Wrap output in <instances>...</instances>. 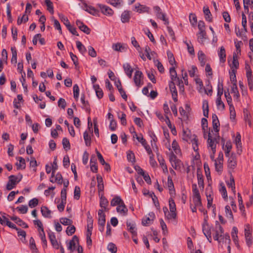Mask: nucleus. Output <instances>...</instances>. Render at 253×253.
I'll list each match as a JSON object with an SVG mask.
<instances>
[{
  "instance_id": "f257e3e1",
  "label": "nucleus",
  "mask_w": 253,
  "mask_h": 253,
  "mask_svg": "<svg viewBox=\"0 0 253 253\" xmlns=\"http://www.w3.org/2000/svg\"><path fill=\"white\" fill-rule=\"evenodd\" d=\"M223 233V229L218 221H216L214 227L212 229L211 234L214 240L221 242Z\"/></svg>"
},
{
  "instance_id": "f03ea898",
  "label": "nucleus",
  "mask_w": 253,
  "mask_h": 253,
  "mask_svg": "<svg viewBox=\"0 0 253 253\" xmlns=\"http://www.w3.org/2000/svg\"><path fill=\"white\" fill-rule=\"evenodd\" d=\"M208 139L207 140L208 148L211 149L213 153L216 152V144L218 143L219 140V136L215 134L214 138H212L210 132H208Z\"/></svg>"
},
{
  "instance_id": "7ed1b4c3",
  "label": "nucleus",
  "mask_w": 253,
  "mask_h": 253,
  "mask_svg": "<svg viewBox=\"0 0 253 253\" xmlns=\"http://www.w3.org/2000/svg\"><path fill=\"white\" fill-rule=\"evenodd\" d=\"M192 192L193 194V201L194 205L196 206L200 207L202 205L201 198L200 192L197 189V185L193 184L192 185Z\"/></svg>"
},
{
  "instance_id": "20e7f679",
  "label": "nucleus",
  "mask_w": 253,
  "mask_h": 253,
  "mask_svg": "<svg viewBox=\"0 0 253 253\" xmlns=\"http://www.w3.org/2000/svg\"><path fill=\"white\" fill-rule=\"evenodd\" d=\"M169 208L170 211V213H168L167 215V219H176L177 216V214L176 213V205L173 199L172 198H170L169 200Z\"/></svg>"
},
{
  "instance_id": "39448f33",
  "label": "nucleus",
  "mask_w": 253,
  "mask_h": 253,
  "mask_svg": "<svg viewBox=\"0 0 253 253\" xmlns=\"http://www.w3.org/2000/svg\"><path fill=\"white\" fill-rule=\"evenodd\" d=\"M22 177V175L20 176V178H18L17 176L14 175H10L8 177L9 180L6 184V189L8 190H11L14 188L16 186V184L21 181Z\"/></svg>"
},
{
  "instance_id": "423d86ee",
  "label": "nucleus",
  "mask_w": 253,
  "mask_h": 253,
  "mask_svg": "<svg viewBox=\"0 0 253 253\" xmlns=\"http://www.w3.org/2000/svg\"><path fill=\"white\" fill-rule=\"evenodd\" d=\"M169 160L171 163V166L175 169H178L181 168L182 165L181 161L177 159L176 156L171 152L169 155Z\"/></svg>"
},
{
  "instance_id": "0eeeda50",
  "label": "nucleus",
  "mask_w": 253,
  "mask_h": 253,
  "mask_svg": "<svg viewBox=\"0 0 253 253\" xmlns=\"http://www.w3.org/2000/svg\"><path fill=\"white\" fill-rule=\"evenodd\" d=\"M203 232L204 235L207 237L208 241L211 243L212 241L211 238V232L212 230L208 224L207 221L205 220L203 224Z\"/></svg>"
},
{
  "instance_id": "6e6552de",
  "label": "nucleus",
  "mask_w": 253,
  "mask_h": 253,
  "mask_svg": "<svg viewBox=\"0 0 253 253\" xmlns=\"http://www.w3.org/2000/svg\"><path fill=\"white\" fill-rule=\"evenodd\" d=\"M154 10L157 18L163 20L165 24L168 25L169 23L168 19L166 18V14L162 11L160 7L158 6H155L154 7Z\"/></svg>"
},
{
  "instance_id": "1a4fd4ad",
  "label": "nucleus",
  "mask_w": 253,
  "mask_h": 253,
  "mask_svg": "<svg viewBox=\"0 0 253 253\" xmlns=\"http://www.w3.org/2000/svg\"><path fill=\"white\" fill-rule=\"evenodd\" d=\"M135 134L136 135V139L144 146L148 154L149 155H151L152 154L151 149L150 147L147 144L146 140L143 138L142 135L140 134V135L138 136L136 132H135Z\"/></svg>"
},
{
  "instance_id": "9d476101",
  "label": "nucleus",
  "mask_w": 253,
  "mask_h": 253,
  "mask_svg": "<svg viewBox=\"0 0 253 253\" xmlns=\"http://www.w3.org/2000/svg\"><path fill=\"white\" fill-rule=\"evenodd\" d=\"M143 76L141 71H136L135 72L134 76V82L135 84L139 87L143 84V83H141V80L143 79Z\"/></svg>"
},
{
  "instance_id": "9b49d317",
  "label": "nucleus",
  "mask_w": 253,
  "mask_h": 253,
  "mask_svg": "<svg viewBox=\"0 0 253 253\" xmlns=\"http://www.w3.org/2000/svg\"><path fill=\"white\" fill-rule=\"evenodd\" d=\"M212 120L213 129L214 131L217 133L216 134L218 135V132L219 131V127L220 124L217 116L215 114H212Z\"/></svg>"
},
{
  "instance_id": "f8f14e48",
  "label": "nucleus",
  "mask_w": 253,
  "mask_h": 253,
  "mask_svg": "<svg viewBox=\"0 0 253 253\" xmlns=\"http://www.w3.org/2000/svg\"><path fill=\"white\" fill-rule=\"evenodd\" d=\"M169 87L171 93L172 97L174 102L177 101V92L175 86V83L173 82H170L169 83Z\"/></svg>"
},
{
  "instance_id": "ddd939ff",
  "label": "nucleus",
  "mask_w": 253,
  "mask_h": 253,
  "mask_svg": "<svg viewBox=\"0 0 253 253\" xmlns=\"http://www.w3.org/2000/svg\"><path fill=\"white\" fill-rule=\"evenodd\" d=\"M98 6L103 14L107 16H112L113 14L114 11L109 6L102 4H98Z\"/></svg>"
},
{
  "instance_id": "4468645a",
  "label": "nucleus",
  "mask_w": 253,
  "mask_h": 253,
  "mask_svg": "<svg viewBox=\"0 0 253 253\" xmlns=\"http://www.w3.org/2000/svg\"><path fill=\"white\" fill-rule=\"evenodd\" d=\"M79 242V239L77 236H74L72 239L67 244V248L71 252H73L75 249L76 243Z\"/></svg>"
},
{
  "instance_id": "2eb2a0df",
  "label": "nucleus",
  "mask_w": 253,
  "mask_h": 253,
  "mask_svg": "<svg viewBox=\"0 0 253 253\" xmlns=\"http://www.w3.org/2000/svg\"><path fill=\"white\" fill-rule=\"evenodd\" d=\"M126 226L128 230L132 233L133 237L136 236L137 233L135 231V223L132 221H127Z\"/></svg>"
},
{
  "instance_id": "dca6fc26",
  "label": "nucleus",
  "mask_w": 253,
  "mask_h": 253,
  "mask_svg": "<svg viewBox=\"0 0 253 253\" xmlns=\"http://www.w3.org/2000/svg\"><path fill=\"white\" fill-rule=\"evenodd\" d=\"M155 215L154 212H151L148 214V216L146 218H143L142 220V223L143 225L147 226L149 225L151 222L154 220Z\"/></svg>"
},
{
  "instance_id": "f3484780",
  "label": "nucleus",
  "mask_w": 253,
  "mask_h": 253,
  "mask_svg": "<svg viewBox=\"0 0 253 253\" xmlns=\"http://www.w3.org/2000/svg\"><path fill=\"white\" fill-rule=\"evenodd\" d=\"M84 9L90 14L94 16H97L99 13V11L98 10L92 6H88L86 4H84Z\"/></svg>"
},
{
  "instance_id": "a211bd4d",
  "label": "nucleus",
  "mask_w": 253,
  "mask_h": 253,
  "mask_svg": "<svg viewBox=\"0 0 253 253\" xmlns=\"http://www.w3.org/2000/svg\"><path fill=\"white\" fill-rule=\"evenodd\" d=\"M98 225L105 224V222H106L105 214L104 213L103 210H98Z\"/></svg>"
},
{
  "instance_id": "6ab92c4d",
  "label": "nucleus",
  "mask_w": 253,
  "mask_h": 253,
  "mask_svg": "<svg viewBox=\"0 0 253 253\" xmlns=\"http://www.w3.org/2000/svg\"><path fill=\"white\" fill-rule=\"evenodd\" d=\"M218 55L221 62L224 63L226 61V52L223 46L220 48V50L218 51Z\"/></svg>"
},
{
  "instance_id": "aec40b11",
  "label": "nucleus",
  "mask_w": 253,
  "mask_h": 253,
  "mask_svg": "<svg viewBox=\"0 0 253 253\" xmlns=\"http://www.w3.org/2000/svg\"><path fill=\"white\" fill-rule=\"evenodd\" d=\"M117 211L121 214L126 215L127 214L128 210L126 207L125 206L124 202H122L120 205H119L117 207Z\"/></svg>"
},
{
  "instance_id": "412c9836",
  "label": "nucleus",
  "mask_w": 253,
  "mask_h": 253,
  "mask_svg": "<svg viewBox=\"0 0 253 253\" xmlns=\"http://www.w3.org/2000/svg\"><path fill=\"white\" fill-rule=\"evenodd\" d=\"M197 177L198 179V183L200 188L203 189L204 188L203 176L199 170H197Z\"/></svg>"
},
{
  "instance_id": "4be33fe9",
  "label": "nucleus",
  "mask_w": 253,
  "mask_h": 253,
  "mask_svg": "<svg viewBox=\"0 0 253 253\" xmlns=\"http://www.w3.org/2000/svg\"><path fill=\"white\" fill-rule=\"evenodd\" d=\"M11 219L13 221H14L17 224H18L19 226L23 227V228H28V225L23 221H22L19 217L13 216L11 217Z\"/></svg>"
},
{
  "instance_id": "5701e85b",
  "label": "nucleus",
  "mask_w": 253,
  "mask_h": 253,
  "mask_svg": "<svg viewBox=\"0 0 253 253\" xmlns=\"http://www.w3.org/2000/svg\"><path fill=\"white\" fill-rule=\"evenodd\" d=\"M198 42L203 44L205 40L206 39V32L205 31H199L197 34Z\"/></svg>"
},
{
  "instance_id": "b1692460",
  "label": "nucleus",
  "mask_w": 253,
  "mask_h": 253,
  "mask_svg": "<svg viewBox=\"0 0 253 253\" xmlns=\"http://www.w3.org/2000/svg\"><path fill=\"white\" fill-rule=\"evenodd\" d=\"M130 18V12L128 11H124L121 15V21L123 23L128 22Z\"/></svg>"
},
{
  "instance_id": "393cba45",
  "label": "nucleus",
  "mask_w": 253,
  "mask_h": 253,
  "mask_svg": "<svg viewBox=\"0 0 253 253\" xmlns=\"http://www.w3.org/2000/svg\"><path fill=\"white\" fill-rule=\"evenodd\" d=\"M237 165L236 158L234 156H230L228 160V167L229 169H233Z\"/></svg>"
},
{
  "instance_id": "a878e982",
  "label": "nucleus",
  "mask_w": 253,
  "mask_h": 253,
  "mask_svg": "<svg viewBox=\"0 0 253 253\" xmlns=\"http://www.w3.org/2000/svg\"><path fill=\"white\" fill-rule=\"evenodd\" d=\"M239 66V62L236 53H234L233 55V61L232 64L230 65L231 68L234 71V69H237Z\"/></svg>"
},
{
  "instance_id": "bb28decb",
  "label": "nucleus",
  "mask_w": 253,
  "mask_h": 253,
  "mask_svg": "<svg viewBox=\"0 0 253 253\" xmlns=\"http://www.w3.org/2000/svg\"><path fill=\"white\" fill-rule=\"evenodd\" d=\"M41 212L42 215L46 218L51 217V211L49 210L46 207L42 206L41 207Z\"/></svg>"
},
{
  "instance_id": "cd10ccee",
  "label": "nucleus",
  "mask_w": 253,
  "mask_h": 253,
  "mask_svg": "<svg viewBox=\"0 0 253 253\" xmlns=\"http://www.w3.org/2000/svg\"><path fill=\"white\" fill-rule=\"evenodd\" d=\"M198 59L202 66H204L206 62V55L202 51H199L198 53Z\"/></svg>"
},
{
  "instance_id": "c85d7f7f",
  "label": "nucleus",
  "mask_w": 253,
  "mask_h": 253,
  "mask_svg": "<svg viewBox=\"0 0 253 253\" xmlns=\"http://www.w3.org/2000/svg\"><path fill=\"white\" fill-rule=\"evenodd\" d=\"M93 88L95 91L96 96L99 99H100L103 96V92L102 89L100 87L98 84H94Z\"/></svg>"
},
{
  "instance_id": "c756f323",
  "label": "nucleus",
  "mask_w": 253,
  "mask_h": 253,
  "mask_svg": "<svg viewBox=\"0 0 253 253\" xmlns=\"http://www.w3.org/2000/svg\"><path fill=\"white\" fill-rule=\"evenodd\" d=\"M89 131H85L84 133V139L86 146H89L91 144V135L89 134Z\"/></svg>"
},
{
  "instance_id": "7c9ffc66",
  "label": "nucleus",
  "mask_w": 253,
  "mask_h": 253,
  "mask_svg": "<svg viewBox=\"0 0 253 253\" xmlns=\"http://www.w3.org/2000/svg\"><path fill=\"white\" fill-rule=\"evenodd\" d=\"M203 11L205 15V19L206 20L211 22L212 21V15L208 7H204Z\"/></svg>"
},
{
  "instance_id": "2f4dec72",
  "label": "nucleus",
  "mask_w": 253,
  "mask_h": 253,
  "mask_svg": "<svg viewBox=\"0 0 253 253\" xmlns=\"http://www.w3.org/2000/svg\"><path fill=\"white\" fill-rule=\"evenodd\" d=\"M97 180L98 183L97 187L99 193L103 192L104 190V185L102 177L98 175L97 176Z\"/></svg>"
},
{
  "instance_id": "473e14b6",
  "label": "nucleus",
  "mask_w": 253,
  "mask_h": 253,
  "mask_svg": "<svg viewBox=\"0 0 253 253\" xmlns=\"http://www.w3.org/2000/svg\"><path fill=\"white\" fill-rule=\"evenodd\" d=\"M168 186L170 194L172 195L174 193V184L172 178L169 176L168 178Z\"/></svg>"
},
{
  "instance_id": "72a5a7b5",
  "label": "nucleus",
  "mask_w": 253,
  "mask_h": 253,
  "mask_svg": "<svg viewBox=\"0 0 253 253\" xmlns=\"http://www.w3.org/2000/svg\"><path fill=\"white\" fill-rule=\"evenodd\" d=\"M231 93H234V97L238 99L240 96L239 91L238 90L237 85L236 83H234L231 87Z\"/></svg>"
},
{
  "instance_id": "f704fd0d",
  "label": "nucleus",
  "mask_w": 253,
  "mask_h": 253,
  "mask_svg": "<svg viewBox=\"0 0 253 253\" xmlns=\"http://www.w3.org/2000/svg\"><path fill=\"white\" fill-rule=\"evenodd\" d=\"M123 201L118 196H115L111 201V206L114 207L117 205H120Z\"/></svg>"
},
{
  "instance_id": "c9c22d12",
  "label": "nucleus",
  "mask_w": 253,
  "mask_h": 253,
  "mask_svg": "<svg viewBox=\"0 0 253 253\" xmlns=\"http://www.w3.org/2000/svg\"><path fill=\"white\" fill-rule=\"evenodd\" d=\"M189 131L184 130L183 132V139L187 142H191V139L193 138V135H190Z\"/></svg>"
},
{
  "instance_id": "e433bc0d",
  "label": "nucleus",
  "mask_w": 253,
  "mask_h": 253,
  "mask_svg": "<svg viewBox=\"0 0 253 253\" xmlns=\"http://www.w3.org/2000/svg\"><path fill=\"white\" fill-rule=\"evenodd\" d=\"M226 184L229 188H231L233 192L235 193V184L234 179L233 176H231L230 180L228 181H226Z\"/></svg>"
},
{
  "instance_id": "4c0bfd02",
  "label": "nucleus",
  "mask_w": 253,
  "mask_h": 253,
  "mask_svg": "<svg viewBox=\"0 0 253 253\" xmlns=\"http://www.w3.org/2000/svg\"><path fill=\"white\" fill-rule=\"evenodd\" d=\"M169 73L171 80V82L174 83V81H176V79L178 78L177 76V73L175 70L174 67H173L169 69Z\"/></svg>"
},
{
  "instance_id": "58836bf2",
  "label": "nucleus",
  "mask_w": 253,
  "mask_h": 253,
  "mask_svg": "<svg viewBox=\"0 0 253 253\" xmlns=\"http://www.w3.org/2000/svg\"><path fill=\"white\" fill-rule=\"evenodd\" d=\"M158 160L160 163V165L162 167L164 172L168 173V168H167V166L165 163V160H164V159L162 157H158Z\"/></svg>"
},
{
  "instance_id": "ea45409f",
  "label": "nucleus",
  "mask_w": 253,
  "mask_h": 253,
  "mask_svg": "<svg viewBox=\"0 0 253 253\" xmlns=\"http://www.w3.org/2000/svg\"><path fill=\"white\" fill-rule=\"evenodd\" d=\"M76 45L79 51L82 54L85 53L86 51V49L85 46L82 44V43L80 41L76 42Z\"/></svg>"
},
{
  "instance_id": "a19ab883",
  "label": "nucleus",
  "mask_w": 253,
  "mask_h": 253,
  "mask_svg": "<svg viewBox=\"0 0 253 253\" xmlns=\"http://www.w3.org/2000/svg\"><path fill=\"white\" fill-rule=\"evenodd\" d=\"M93 219L92 218L87 219V232L92 233L93 229Z\"/></svg>"
},
{
  "instance_id": "79ce46f5",
  "label": "nucleus",
  "mask_w": 253,
  "mask_h": 253,
  "mask_svg": "<svg viewBox=\"0 0 253 253\" xmlns=\"http://www.w3.org/2000/svg\"><path fill=\"white\" fill-rule=\"evenodd\" d=\"M171 146L176 154H178L180 153V149L179 145L175 140L172 141Z\"/></svg>"
},
{
  "instance_id": "37998d69",
  "label": "nucleus",
  "mask_w": 253,
  "mask_h": 253,
  "mask_svg": "<svg viewBox=\"0 0 253 253\" xmlns=\"http://www.w3.org/2000/svg\"><path fill=\"white\" fill-rule=\"evenodd\" d=\"M244 7L245 9V12L246 13H249V5L253 4V0H243Z\"/></svg>"
},
{
  "instance_id": "c03bdc74",
  "label": "nucleus",
  "mask_w": 253,
  "mask_h": 253,
  "mask_svg": "<svg viewBox=\"0 0 253 253\" xmlns=\"http://www.w3.org/2000/svg\"><path fill=\"white\" fill-rule=\"evenodd\" d=\"M112 48L117 51L122 52L125 49V47L121 43H117L112 45Z\"/></svg>"
},
{
  "instance_id": "a18cd8bd",
  "label": "nucleus",
  "mask_w": 253,
  "mask_h": 253,
  "mask_svg": "<svg viewBox=\"0 0 253 253\" xmlns=\"http://www.w3.org/2000/svg\"><path fill=\"white\" fill-rule=\"evenodd\" d=\"M45 3L47 6V10L51 14H53L54 13V10L52 2L50 0H45Z\"/></svg>"
},
{
  "instance_id": "49530a36",
  "label": "nucleus",
  "mask_w": 253,
  "mask_h": 253,
  "mask_svg": "<svg viewBox=\"0 0 253 253\" xmlns=\"http://www.w3.org/2000/svg\"><path fill=\"white\" fill-rule=\"evenodd\" d=\"M50 181L51 182H57L59 184H62L63 183V178L62 175L60 173H57L56 175L55 180H53L51 178L50 179Z\"/></svg>"
},
{
  "instance_id": "de8ad7c7",
  "label": "nucleus",
  "mask_w": 253,
  "mask_h": 253,
  "mask_svg": "<svg viewBox=\"0 0 253 253\" xmlns=\"http://www.w3.org/2000/svg\"><path fill=\"white\" fill-rule=\"evenodd\" d=\"M232 148V145L230 141H227L226 143L224 151L226 157H228L229 156V153Z\"/></svg>"
},
{
  "instance_id": "09e8293b",
  "label": "nucleus",
  "mask_w": 253,
  "mask_h": 253,
  "mask_svg": "<svg viewBox=\"0 0 253 253\" xmlns=\"http://www.w3.org/2000/svg\"><path fill=\"white\" fill-rule=\"evenodd\" d=\"M11 52H12V58L11 59V62L12 63H17V51L15 47L11 48Z\"/></svg>"
},
{
  "instance_id": "8fccbe9b",
  "label": "nucleus",
  "mask_w": 253,
  "mask_h": 253,
  "mask_svg": "<svg viewBox=\"0 0 253 253\" xmlns=\"http://www.w3.org/2000/svg\"><path fill=\"white\" fill-rule=\"evenodd\" d=\"M136 8L137 9V11L140 13L141 12H149V8L145 5H140L138 6H136Z\"/></svg>"
},
{
  "instance_id": "3c124183",
  "label": "nucleus",
  "mask_w": 253,
  "mask_h": 253,
  "mask_svg": "<svg viewBox=\"0 0 253 253\" xmlns=\"http://www.w3.org/2000/svg\"><path fill=\"white\" fill-rule=\"evenodd\" d=\"M18 160L19 161V163H17L16 165L18 169H25L26 167L25 161L22 157H18Z\"/></svg>"
},
{
  "instance_id": "603ef678",
  "label": "nucleus",
  "mask_w": 253,
  "mask_h": 253,
  "mask_svg": "<svg viewBox=\"0 0 253 253\" xmlns=\"http://www.w3.org/2000/svg\"><path fill=\"white\" fill-rule=\"evenodd\" d=\"M190 142L192 144L194 150L196 152L198 150V139L196 135H193V138L191 139V141Z\"/></svg>"
},
{
  "instance_id": "864d4df0",
  "label": "nucleus",
  "mask_w": 253,
  "mask_h": 253,
  "mask_svg": "<svg viewBox=\"0 0 253 253\" xmlns=\"http://www.w3.org/2000/svg\"><path fill=\"white\" fill-rule=\"evenodd\" d=\"M51 19L52 21L53 22L54 26L55 28L58 30L60 34H62L61 27L59 21L55 19L54 17H52Z\"/></svg>"
},
{
  "instance_id": "5fc2aeb1",
  "label": "nucleus",
  "mask_w": 253,
  "mask_h": 253,
  "mask_svg": "<svg viewBox=\"0 0 253 253\" xmlns=\"http://www.w3.org/2000/svg\"><path fill=\"white\" fill-rule=\"evenodd\" d=\"M226 216L230 219H233V215L229 206H226L225 208Z\"/></svg>"
},
{
  "instance_id": "6e6d98bb",
  "label": "nucleus",
  "mask_w": 253,
  "mask_h": 253,
  "mask_svg": "<svg viewBox=\"0 0 253 253\" xmlns=\"http://www.w3.org/2000/svg\"><path fill=\"white\" fill-rule=\"evenodd\" d=\"M221 188L219 189V191L221 193L223 198L226 199L227 198V193L226 188L223 183L220 184Z\"/></svg>"
},
{
  "instance_id": "4d7b16f0",
  "label": "nucleus",
  "mask_w": 253,
  "mask_h": 253,
  "mask_svg": "<svg viewBox=\"0 0 253 253\" xmlns=\"http://www.w3.org/2000/svg\"><path fill=\"white\" fill-rule=\"evenodd\" d=\"M28 19L29 18L28 15L26 14H24L21 17H19L18 18L17 24L19 25H21L23 22L26 23L28 21Z\"/></svg>"
},
{
  "instance_id": "13d9d810",
  "label": "nucleus",
  "mask_w": 253,
  "mask_h": 253,
  "mask_svg": "<svg viewBox=\"0 0 253 253\" xmlns=\"http://www.w3.org/2000/svg\"><path fill=\"white\" fill-rule=\"evenodd\" d=\"M155 65L157 67L158 70L161 73H164L165 69L162 64L158 60H154Z\"/></svg>"
},
{
  "instance_id": "bf43d9fd",
  "label": "nucleus",
  "mask_w": 253,
  "mask_h": 253,
  "mask_svg": "<svg viewBox=\"0 0 253 253\" xmlns=\"http://www.w3.org/2000/svg\"><path fill=\"white\" fill-rule=\"evenodd\" d=\"M59 17L61 21L64 23V24L67 27V25L70 24V23L67 17H65L62 14H58Z\"/></svg>"
},
{
  "instance_id": "052dcab7",
  "label": "nucleus",
  "mask_w": 253,
  "mask_h": 253,
  "mask_svg": "<svg viewBox=\"0 0 253 253\" xmlns=\"http://www.w3.org/2000/svg\"><path fill=\"white\" fill-rule=\"evenodd\" d=\"M108 201L107 199L105 197L102 196L100 199V206L106 210V207L108 205Z\"/></svg>"
},
{
  "instance_id": "680f3d73",
  "label": "nucleus",
  "mask_w": 253,
  "mask_h": 253,
  "mask_svg": "<svg viewBox=\"0 0 253 253\" xmlns=\"http://www.w3.org/2000/svg\"><path fill=\"white\" fill-rule=\"evenodd\" d=\"M167 55L169 59V63L170 65H173L175 63V60L173 57V54L169 51H167Z\"/></svg>"
},
{
  "instance_id": "e2e57ef3",
  "label": "nucleus",
  "mask_w": 253,
  "mask_h": 253,
  "mask_svg": "<svg viewBox=\"0 0 253 253\" xmlns=\"http://www.w3.org/2000/svg\"><path fill=\"white\" fill-rule=\"evenodd\" d=\"M74 194V198L76 200H79L81 194V190L79 186H75Z\"/></svg>"
},
{
  "instance_id": "0e129e2a",
  "label": "nucleus",
  "mask_w": 253,
  "mask_h": 253,
  "mask_svg": "<svg viewBox=\"0 0 253 253\" xmlns=\"http://www.w3.org/2000/svg\"><path fill=\"white\" fill-rule=\"evenodd\" d=\"M189 20L193 26H195L197 24V17L195 14L191 13L189 15Z\"/></svg>"
},
{
  "instance_id": "69168bd1",
  "label": "nucleus",
  "mask_w": 253,
  "mask_h": 253,
  "mask_svg": "<svg viewBox=\"0 0 253 253\" xmlns=\"http://www.w3.org/2000/svg\"><path fill=\"white\" fill-rule=\"evenodd\" d=\"M123 69L125 73H128L129 72H133V69L131 68L129 63H125L123 66Z\"/></svg>"
},
{
  "instance_id": "338daca9",
  "label": "nucleus",
  "mask_w": 253,
  "mask_h": 253,
  "mask_svg": "<svg viewBox=\"0 0 253 253\" xmlns=\"http://www.w3.org/2000/svg\"><path fill=\"white\" fill-rule=\"evenodd\" d=\"M107 249L109 251L111 252L112 253H116L117 252V247L112 243H110L108 244Z\"/></svg>"
},
{
  "instance_id": "774afa93",
  "label": "nucleus",
  "mask_w": 253,
  "mask_h": 253,
  "mask_svg": "<svg viewBox=\"0 0 253 253\" xmlns=\"http://www.w3.org/2000/svg\"><path fill=\"white\" fill-rule=\"evenodd\" d=\"M60 222L64 225H70L72 223V220L66 218V217H62L60 219Z\"/></svg>"
}]
</instances>
